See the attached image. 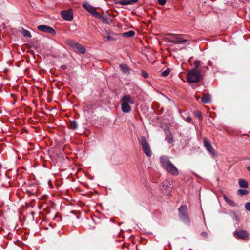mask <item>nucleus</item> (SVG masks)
Segmentation results:
<instances>
[{
    "mask_svg": "<svg viewBox=\"0 0 250 250\" xmlns=\"http://www.w3.org/2000/svg\"><path fill=\"white\" fill-rule=\"evenodd\" d=\"M160 161L162 167L172 175H177L179 173L177 168L169 160L168 157L162 156L160 158Z\"/></svg>",
    "mask_w": 250,
    "mask_h": 250,
    "instance_id": "f257e3e1",
    "label": "nucleus"
},
{
    "mask_svg": "<svg viewBox=\"0 0 250 250\" xmlns=\"http://www.w3.org/2000/svg\"><path fill=\"white\" fill-rule=\"evenodd\" d=\"M121 109L124 113H129L131 110L130 104H134L131 97L128 94L124 95L121 98Z\"/></svg>",
    "mask_w": 250,
    "mask_h": 250,
    "instance_id": "f03ea898",
    "label": "nucleus"
},
{
    "mask_svg": "<svg viewBox=\"0 0 250 250\" xmlns=\"http://www.w3.org/2000/svg\"><path fill=\"white\" fill-rule=\"evenodd\" d=\"M202 71L200 69H192L189 71L187 74V80L189 83H196L200 81L203 78L201 74Z\"/></svg>",
    "mask_w": 250,
    "mask_h": 250,
    "instance_id": "7ed1b4c3",
    "label": "nucleus"
},
{
    "mask_svg": "<svg viewBox=\"0 0 250 250\" xmlns=\"http://www.w3.org/2000/svg\"><path fill=\"white\" fill-rule=\"evenodd\" d=\"M178 214L179 219L184 223L189 225L190 219L189 216V211L187 207L185 205H182L178 208Z\"/></svg>",
    "mask_w": 250,
    "mask_h": 250,
    "instance_id": "20e7f679",
    "label": "nucleus"
},
{
    "mask_svg": "<svg viewBox=\"0 0 250 250\" xmlns=\"http://www.w3.org/2000/svg\"><path fill=\"white\" fill-rule=\"evenodd\" d=\"M139 144L142 146L143 150L145 154L148 157H150L152 155V152L150 146L147 142L145 136H141L140 140L139 141Z\"/></svg>",
    "mask_w": 250,
    "mask_h": 250,
    "instance_id": "39448f33",
    "label": "nucleus"
},
{
    "mask_svg": "<svg viewBox=\"0 0 250 250\" xmlns=\"http://www.w3.org/2000/svg\"><path fill=\"white\" fill-rule=\"evenodd\" d=\"M60 14L62 18L66 21H71L73 20V13L72 9L62 10L61 11Z\"/></svg>",
    "mask_w": 250,
    "mask_h": 250,
    "instance_id": "423d86ee",
    "label": "nucleus"
},
{
    "mask_svg": "<svg viewBox=\"0 0 250 250\" xmlns=\"http://www.w3.org/2000/svg\"><path fill=\"white\" fill-rule=\"evenodd\" d=\"M83 6L88 12L91 13L95 17H100V14L96 10L95 8L93 6L89 3L85 2L83 4Z\"/></svg>",
    "mask_w": 250,
    "mask_h": 250,
    "instance_id": "0eeeda50",
    "label": "nucleus"
},
{
    "mask_svg": "<svg viewBox=\"0 0 250 250\" xmlns=\"http://www.w3.org/2000/svg\"><path fill=\"white\" fill-rule=\"evenodd\" d=\"M249 234L246 230H235L233 232V236L237 239L245 240L248 237Z\"/></svg>",
    "mask_w": 250,
    "mask_h": 250,
    "instance_id": "6e6552de",
    "label": "nucleus"
},
{
    "mask_svg": "<svg viewBox=\"0 0 250 250\" xmlns=\"http://www.w3.org/2000/svg\"><path fill=\"white\" fill-rule=\"evenodd\" d=\"M37 28L39 30L43 32L50 33L52 35H55L56 34V32L53 28L45 25H39Z\"/></svg>",
    "mask_w": 250,
    "mask_h": 250,
    "instance_id": "1a4fd4ad",
    "label": "nucleus"
},
{
    "mask_svg": "<svg viewBox=\"0 0 250 250\" xmlns=\"http://www.w3.org/2000/svg\"><path fill=\"white\" fill-rule=\"evenodd\" d=\"M204 145L206 149L213 156L215 155V151L212 147L210 142L206 138L203 139Z\"/></svg>",
    "mask_w": 250,
    "mask_h": 250,
    "instance_id": "9d476101",
    "label": "nucleus"
},
{
    "mask_svg": "<svg viewBox=\"0 0 250 250\" xmlns=\"http://www.w3.org/2000/svg\"><path fill=\"white\" fill-rule=\"evenodd\" d=\"M187 42L186 39H183L179 36H176L175 38L171 39L169 41L170 42L174 44H182Z\"/></svg>",
    "mask_w": 250,
    "mask_h": 250,
    "instance_id": "9b49d317",
    "label": "nucleus"
},
{
    "mask_svg": "<svg viewBox=\"0 0 250 250\" xmlns=\"http://www.w3.org/2000/svg\"><path fill=\"white\" fill-rule=\"evenodd\" d=\"M99 18L101 19V20L103 23L110 24L112 22V20L108 16L105 15H100V17Z\"/></svg>",
    "mask_w": 250,
    "mask_h": 250,
    "instance_id": "f8f14e48",
    "label": "nucleus"
},
{
    "mask_svg": "<svg viewBox=\"0 0 250 250\" xmlns=\"http://www.w3.org/2000/svg\"><path fill=\"white\" fill-rule=\"evenodd\" d=\"M120 68L123 73L129 74L130 73V68L126 64H120Z\"/></svg>",
    "mask_w": 250,
    "mask_h": 250,
    "instance_id": "ddd939ff",
    "label": "nucleus"
},
{
    "mask_svg": "<svg viewBox=\"0 0 250 250\" xmlns=\"http://www.w3.org/2000/svg\"><path fill=\"white\" fill-rule=\"evenodd\" d=\"M75 48L77 49L78 52L81 54H83L86 52V48H85V47L78 43L77 44Z\"/></svg>",
    "mask_w": 250,
    "mask_h": 250,
    "instance_id": "4468645a",
    "label": "nucleus"
},
{
    "mask_svg": "<svg viewBox=\"0 0 250 250\" xmlns=\"http://www.w3.org/2000/svg\"><path fill=\"white\" fill-rule=\"evenodd\" d=\"M202 101L205 104H208L211 102V97L209 94H204L202 97Z\"/></svg>",
    "mask_w": 250,
    "mask_h": 250,
    "instance_id": "2eb2a0df",
    "label": "nucleus"
},
{
    "mask_svg": "<svg viewBox=\"0 0 250 250\" xmlns=\"http://www.w3.org/2000/svg\"><path fill=\"white\" fill-rule=\"evenodd\" d=\"M239 184L241 188H248L249 185L248 182L242 179H240L239 180Z\"/></svg>",
    "mask_w": 250,
    "mask_h": 250,
    "instance_id": "dca6fc26",
    "label": "nucleus"
},
{
    "mask_svg": "<svg viewBox=\"0 0 250 250\" xmlns=\"http://www.w3.org/2000/svg\"><path fill=\"white\" fill-rule=\"evenodd\" d=\"M223 198L224 199L225 201L227 203V204H229V205L232 207H234L236 206V204L235 203V202L230 199H229L226 195H223Z\"/></svg>",
    "mask_w": 250,
    "mask_h": 250,
    "instance_id": "f3484780",
    "label": "nucleus"
},
{
    "mask_svg": "<svg viewBox=\"0 0 250 250\" xmlns=\"http://www.w3.org/2000/svg\"><path fill=\"white\" fill-rule=\"evenodd\" d=\"M66 43L69 46L74 48H75V46L78 43V42H77L75 41L72 39L67 40Z\"/></svg>",
    "mask_w": 250,
    "mask_h": 250,
    "instance_id": "a211bd4d",
    "label": "nucleus"
},
{
    "mask_svg": "<svg viewBox=\"0 0 250 250\" xmlns=\"http://www.w3.org/2000/svg\"><path fill=\"white\" fill-rule=\"evenodd\" d=\"M165 139L169 144L172 143L173 141V136L169 132L167 133Z\"/></svg>",
    "mask_w": 250,
    "mask_h": 250,
    "instance_id": "6ab92c4d",
    "label": "nucleus"
},
{
    "mask_svg": "<svg viewBox=\"0 0 250 250\" xmlns=\"http://www.w3.org/2000/svg\"><path fill=\"white\" fill-rule=\"evenodd\" d=\"M69 127L71 129H76L78 127V124L77 122L75 121H71L69 124Z\"/></svg>",
    "mask_w": 250,
    "mask_h": 250,
    "instance_id": "aec40b11",
    "label": "nucleus"
},
{
    "mask_svg": "<svg viewBox=\"0 0 250 250\" xmlns=\"http://www.w3.org/2000/svg\"><path fill=\"white\" fill-rule=\"evenodd\" d=\"M119 4L122 5H132L133 3L131 1V0H122L119 1Z\"/></svg>",
    "mask_w": 250,
    "mask_h": 250,
    "instance_id": "412c9836",
    "label": "nucleus"
},
{
    "mask_svg": "<svg viewBox=\"0 0 250 250\" xmlns=\"http://www.w3.org/2000/svg\"><path fill=\"white\" fill-rule=\"evenodd\" d=\"M135 35L134 31L130 30L128 32H125L123 33V35L125 37H133Z\"/></svg>",
    "mask_w": 250,
    "mask_h": 250,
    "instance_id": "4be33fe9",
    "label": "nucleus"
},
{
    "mask_svg": "<svg viewBox=\"0 0 250 250\" xmlns=\"http://www.w3.org/2000/svg\"><path fill=\"white\" fill-rule=\"evenodd\" d=\"M237 192L240 196L246 195L249 194V191L247 189H239Z\"/></svg>",
    "mask_w": 250,
    "mask_h": 250,
    "instance_id": "5701e85b",
    "label": "nucleus"
},
{
    "mask_svg": "<svg viewBox=\"0 0 250 250\" xmlns=\"http://www.w3.org/2000/svg\"><path fill=\"white\" fill-rule=\"evenodd\" d=\"M21 32L24 37H26L28 38L31 37V34L29 31L23 29L21 31Z\"/></svg>",
    "mask_w": 250,
    "mask_h": 250,
    "instance_id": "b1692460",
    "label": "nucleus"
},
{
    "mask_svg": "<svg viewBox=\"0 0 250 250\" xmlns=\"http://www.w3.org/2000/svg\"><path fill=\"white\" fill-rule=\"evenodd\" d=\"M194 64L195 66V67L194 69H199L198 68L199 66L201 64V62L200 61L196 60L194 62Z\"/></svg>",
    "mask_w": 250,
    "mask_h": 250,
    "instance_id": "393cba45",
    "label": "nucleus"
},
{
    "mask_svg": "<svg viewBox=\"0 0 250 250\" xmlns=\"http://www.w3.org/2000/svg\"><path fill=\"white\" fill-rule=\"evenodd\" d=\"M194 115L195 117L199 118L200 120H202V116L201 113L198 111H196L194 112Z\"/></svg>",
    "mask_w": 250,
    "mask_h": 250,
    "instance_id": "a878e982",
    "label": "nucleus"
},
{
    "mask_svg": "<svg viewBox=\"0 0 250 250\" xmlns=\"http://www.w3.org/2000/svg\"><path fill=\"white\" fill-rule=\"evenodd\" d=\"M169 74V71L168 70H166L163 71L161 73V76L163 77H166V76H168Z\"/></svg>",
    "mask_w": 250,
    "mask_h": 250,
    "instance_id": "bb28decb",
    "label": "nucleus"
},
{
    "mask_svg": "<svg viewBox=\"0 0 250 250\" xmlns=\"http://www.w3.org/2000/svg\"><path fill=\"white\" fill-rule=\"evenodd\" d=\"M142 75L145 78H147L148 77V74L145 71H142Z\"/></svg>",
    "mask_w": 250,
    "mask_h": 250,
    "instance_id": "cd10ccee",
    "label": "nucleus"
},
{
    "mask_svg": "<svg viewBox=\"0 0 250 250\" xmlns=\"http://www.w3.org/2000/svg\"><path fill=\"white\" fill-rule=\"evenodd\" d=\"M245 208L248 211H250V202H247L245 204Z\"/></svg>",
    "mask_w": 250,
    "mask_h": 250,
    "instance_id": "c85d7f7f",
    "label": "nucleus"
},
{
    "mask_svg": "<svg viewBox=\"0 0 250 250\" xmlns=\"http://www.w3.org/2000/svg\"><path fill=\"white\" fill-rule=\"evenodd\" d=\"M201 235L204 238H207L208 237L207 232L203 231L201 233Z\"/></svg>",
    "mask_w": 250,
    "mask_h": 250,
    "instance_id": "c756f323",
    "label": "nucleus"
},
{
    "mask_svg": "<svg viewBox=\"0 0 250 250\" xmlns=\"http://www.w3.org/2000/svg\"><path fill=\"white\" fill-rule=\"evenodd\" d=\"M158 3L161 5H164L166 3V0H158Z\"/></svg>",
    "mask_w": 250,
    "mask_h": 250,
    "instance_id": "7c9ffc66",
    "label": "nucleus"
},
{
    "mask_svg": "<svg viewBox=\"0 0 250 250\" xmlns=\"http://www.w3.org/2000/svg\"><path fill=\"white\" fill-rule=\"evenodd\" d=\"M107 40L108 41H115V39L110 36H108L107 37Z\"/></svg>",
    "mask_w": 250,
    "mask_h": 250,
    "instance_id": "2f4dec72",
    "label": "nucleus"
},
{
    "mask_svg": "<svg viewBox=\"0 0 250 250\" xmlns=\"http://www.w3.org/2000/svg\"><path fill=\"white\" fill-rule=\"evenodd\" d=\"M233 219H234V220H235L236 221H238L239 220V217L235 214L234 215Z\"/></svg>",
    "mask_w": 250,
    "mask_h": 250,
    "instance_id": "473e14b6",
    "label": "nucleus"
},
{
    "mask_svg": "<svg viewBox=\"0 0 250 250\" xmlns=\"http://www.w3.org/2000/svg\"><path fill=\"white\" fill-rule=\"evenodd\" d=\"M187 121L188 122H190L191 121V118L190 117H187Z\"/></svg>",
    "mask_w": 250,
    "mask_h": 250,
    "instance_id": "72a5a7b5",
    "label": "nucleus"
},
{
    "mask_svg": "<svg viewBox=\"0 0 250 250\" xmlns=\"http://www.w3.org/2000/svg\"><path fill=\"white\" fill-rule=\"evenodd\" d=\"M131 0L132 2V3H133V4L134 3H136L138 1V0Z\"/></svg>",
    "mask_w": 250,
    "mask_h": 250,
    "instance_id": "f704fd0d",
    "label": "nucleus"
},
{
    "mask_svg": "<svg viewBox=\"0 0 250 250\" xmlns=\"http://www.w3.org/2000/svg\"><path fill=\"white\" fill-rule=\"evenodd\" d=\"M247 170L250 172V166L247 167Z\"/></svg>",
    "mask_w": 250,
    "mask_h": 250,
    "instance_id": "c9c22d12",
    "label": "nucleus"
},
{
    "mask_svg": "<svg viewBox=\"0 0 250 250\" xmlns=\"http://www.w3.org/2000/svg\"><path fill=\"white\" fill-rule=\"evenodd\" d=\"M165 189H164L163 192H165V193H166V194H168V192L167 191H165Z\"/></svg>",
    "mask_w": 250,
    "mask_h": 250,
    "instance_id": "e433bc0d",
    "label": "nucleus"
},
{
    "mask_svg": "<svg viewBox=\"0 0 250 250\" xmlns=\"http://www.w3.org/2000/svg\"><path fill=\"white\" fill-rule=\"evenodd\" d=\"M203 68H206L207 69H208V66H203Z\"/></svg>",
    "mask_w": 250,
    "mask_h": 250,
    "instance_id": "4c0bfd02",
    "label": "nucleus"
}]
</instances>
